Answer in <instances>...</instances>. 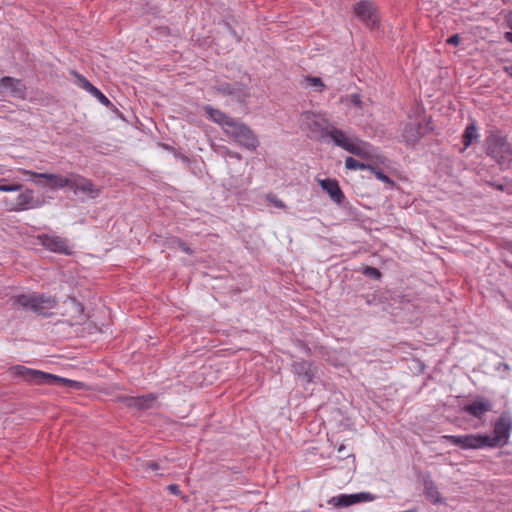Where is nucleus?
I'll return each instance as SVG.
<instances>
[{"label":"nucleus","instance_id":"1","mask_svg":"<svg viewBox=\"0 0 512 512\" xmlns=\"http://www.w3.org/2000/svg\"><path fill=\"white\" fill-rule=\"evenodd\" d=\"M203 110L213 122L222 127L228 137L232 138L240 146L252 151L256 150L259 146L257 135L245 123L228 116L210 105L203 106Z\"/></svg>","mask_w":512,"mask_h":512},{"label":"nucleus","instance_id":"2","mask_svg":"<svg viewBox=\"0 0 512 512\" xmlns=\"http://www.w3.org/2000/svg\"><path fill=\"white\" fill-rule=\"evenodd\" d=\"M11 373L14 376L22 378L24 381L34 385L57 384L60 386L76 390L83 389L85 386L83 382L62 378L57 375L46 373L40 370L30 369L22 365H16L12 367Z\"/></svg>","mask_w":512,"mask_h":512},{"label":"nucleus","instance_id":"3","mask_svg":"<svg viewBox=\"0 0 512 512\" xmlns=\"http://www.w3.org/2000/svg\"><path fill=\"white\" fill-rule=\"evenodd\" d=\"M486 153L502 169H508L512 166V145L507 137L499 131L491 132L485 140Z\"/></svg>","mask_w":512,"mask_h":512},{"label":"nucleus","instance_id":"4","mask_svg":"<svg viewBox=\"0 0 512 512\" xmlns=\"http://www.w3.org/2000/svg\"><path fill=\"white\" fill-rule=\"evenodd\" d=\"M300 125L302 130L307 131L309 138L322 139L326 137L332 124L322 113L305 111L301 114Z\"/></svg>","mask_w":512,"mask_h":512},{"label":"nucleus","instance_id":"5","mask_svg":"<svg viewBox=\"0 0 512 512\" xmlns=\"http://www.w3.org/2000/svg\"><path fill=\"white\" fill-rule=\"evenodd\" d=\"M13 305L20 306L26 310H32L39 314H45L46 310L56 306L57 300L52 296L21 294L14 298Z\"/></svg>","mask_w":512,"mask_h":512},{"label":"nucleus","instance_id":"6","mask_svg":"<svg viewBox=\"0 0 512 512\" xmlns=\"http://www.w3.org/2000/svg\"><path fill=\"white\" fill-rule=\"evenodd\" d=\"M512 429V420L508 415H501L496 421L493 430V436L483 435L486 447H496L507 443L510 431Z\"/></svg>","mask_w":512,"mask_h":512},{"label":"nucleus","instance_id":"7","mask_svg":"<svg viewBox=\"0 0 512 512\" xmlns=\"http://www.w3.org/2000/svg\"><path fill=\"white\" fill-rule=\"evenodd\" d=\"M326 136L330 137L335 145L354 155L362 156L365 154V149L363 148L361 142H354L352 139L347 137L342 130L335 128L333 125H331Z\"/></svg>","mask_w":512,"mask_h":512},{"label":"nucleus","instance_id":"8","mask_svg":"<svg viewBox=\"0 0 512 512\" xmlns=\"http://www.w3.org/2000/svg\"><path fill=\"white\" fill-rule=\"evenodd\" d=\"M443 438L451 444L459 446L463 449H479L484 448L485 442L481 434L466 435H445Z\"/></svg>","mask_w":512,"mask_h":512},{"label":"nucleus","instance_id":"9","mask_svg":"<svg viewBox=\"0 0 512 512\" xmlns=\"http://www.w3.org/2000/svg\"><path fill=\"white\" fill-rule=\"evenodd\" d=\"M68 187L74 189L75 193L80 192L88 195L90 198L99 196L101 189L97 187L91 180L80 175L71 174L69 176Z\"/></svg>","mask_w":512,"mask_h":512},{"label":"nucleus","instance_id":"10","mask_svg":"<svg viewBox=\"0 0 512 512\" xmlns=\"http://www.w3.org/2000/svg\"><path fill=\"white\" fill-rule=\"evenodd\" d=\"M356 16L363 21L368 27L374 28L379 22L378 15L376 13V7L370 1H360L355 6Z\"/></svg>","mask_w":512,"mask_h":512},{"label":"nucleus","instance_id":"11","mask_svg":"<svg viewBox=\"0 0 512 512\" xmlns=\"http://www.w3.org/2000/svg\"><path fill=\"white\" fill-rule=\"evenodd\" d=\"M23 173L38 179H44L45 185L52 189H61L68 187V184H70L69 177H63L60 174L37 173L29 170H23Z\"/></svg>","mask_w":512,"mask_h":512},{"label":"nucleus","instance_id":"12","mask_svg":"<svg viewBox=\"0 0 512 512\" xmlns=\"http://www.w3.org/2000/svg\"><path fill=\"white\" fill-rule=\"evenodd\" d=\"M41 245L45 247L46 249L55 252V253H62V254H71V251L69 250V247L65 241V239L59 237V236H49V235H42L38 237Z\"/></svg>","mask_w":512,"mask_h":512},{"label":"nucleus","instance_id":"13","mask_svg":"<svg viewBox=\"0 0 512 512\" xmlns=\"http://www.w3.org/2000/svg\"><path fill=\"white\" fill-rule=\"evenodd\" d=\"M7 89L11 95L16 98L24 99L26 96V86L19 80L9 76L0 79V89Z\"/></svg>","mask_w":512,"mask_h":512},{"label":"nucleus","instance_id":"14","mask_svg":"<svg viewBox=\"0 0 512 512\" xmlns=\"http://www.w3.org/2000/svg\"><path fill=\"white\" fill-rule=\"evenodd\" d=\"M292 371L306 383L312 382L316 375V367L304 360L293 362Z\"/></svg>","mask_w":512,"mask_h":512},{"label":"nucleus","instance_id":"15","mask_svg":"<svg viewBox=\"0 0 512 512\" xmlns=\"http://www.w3.org/2000/svg\"><path fill=\"white\" fill-rule=\"evenodd\" d=\"M319 185L337 204H341L344 200V194L339 187V183L335 179H319Z\"/></svg>","mask_w":512,"mask_h":512},{"label":"nucleus","instance_id":"16","mask_svg":"<svg viewBox=\"0 0 512 512\" xmlns=\"http://www.w3.org/2000/svg\"><path fill=\"white\" fill-rule=\"evenodd\" d=\"M492 404L490 401L485 400L483 398H477L472 403L464 406L463 410L476 417L481 418L485 413L491 411Z\"/></svg>","mask_w":512,"mask_h":512},{"label":"nucleus","instance_id":"17","mask_svg":"<svg viewBox=\"0 0 512 512\" xmlns=\"http://www.w3.org/2000/svg\"><path fill=\"white\" fill-rule=\"evenodd\" d=\"M155 399L156 397L153 394H148L138 397H124L122 400L127 407L145 410L152 406Z\"/></svg>","mask_w":512,"mask_h":512},{"label":"nucleus","instance_id":"18","mask_svg":"<svg viewBox=\"0 0 512 512\" xmlns=\"http://www.w3.org/2000/svg\"><path fill=\"white\" fill-rule=\"evenodd\" d=\"M33 199V191L31 189H26L25 191L18 195L16 203L12 210L22 211L31 208Z\"/></svg>","mask_w":512,"mask_h":512},{"label":"nucleus","instance_id":"19","mask_svg":"<svg viewBox=\"0 0 512 512\" xmlns=\"http://www.w3.org/2000/svg\"><path fill=\"white\" fill-rule=\"evenodd\" d=\"M231 96L239 103L245 104L250 98V89L243 84H233Z\"/></svg>","mask_w":512,"mask_h":512},{"label":"nucleus","instance_id":"20","mask_svg":"<svg viewBox=\"0 0 512 512\" xmlns=\"http://www.w3.org/2000/svg\"><path fill=\"white\" fill-rule=\"evenodd\" d=\"M424 494L433 503H441L440 493L431 480L424 481Z\"/></svg>","mask_w":512,"mask_h":512},{"label":"nucleus","instance_id":"21","mask_svg":"<svg viewBox=\"0 0 512 512\" xmlns=\"http://www.w3.org/2000/svg\"><path fill=\"white\" fill-rule=\"evenodd\" d=\"M462 138L465 148L469 147L473 143V141L479 138V134L475 123H471L466 127Z\"/></svg>","mask_w":512,"mask_h":512},{"label":"nucleus","instance_id":"22","mask_svg":"<svg viewBox=\"0 0 512 512\" xmlns=\"http://www.w3.org/2000/svg\"><path fill=\"white\" fill-rule=\"evenodd\" d=\"M328 503L338 508L351 506L350 495L341 494L339 496L332 497Z\"/></svg>","mask_w":512,"mask_h":512},{"label":"nucleus","instance_id":"23","mask_svg":"<svg viewBox=\"0 0 512 512\" xmlns=\"http://www.w3.org/2000/svg\"><path fill=\"white\" fill-rule=\"evenodd\" d=\"M328 503L338 508L351 506L350 495L341 494L339 496L332 497Z\"/></svg>","mask_w":512,"mask_h":512},{"label":"nucleus","instance_id":"24","mask_svg":"<svg viewBox=\"0 0 512 512\" xmlns=\"http://www.w3.org/2000/svg\"><path fill=\"white\" fill-rule=\"evenodd\" d=\"M374 499H375V496L368 492L350 494L351 505L360 503V502L373 501Z\"/></svg>","mask_w":512,"mask_h":512},{"label":"nucleus","instance_id":"25","mask_svg":"<svg viewBox=\"0 0 512 512\" xmlns=\"http://www.w3.org/2000/svg\"><path fill=\"white\" fill-rule=\"evenodd\" d=\"M345 167L349 170H356V169H369V164H364L359 162L358 160L354 159L353 157H347L345 159Z\"/></svg>","mask_w":512,"mask_h":512},{"label":"nucleus","instance_id":"26","mask_svg":"<svg viewBox=\"0 0 512 512\" xmlns=\"http://www.w3.org/2000/svg\"><path fill=\"white\" fill-rule=\"evenodd\" d=\"M369 170H370V171L375 175V177H376L378 180H380V181H382V182H384V183L388 184L390 187H393V186H394V181H393V180H391L387 175H385V174H384L380 169H378L377 167L370 165Z\"/></svg>","mask_w":512,"mask_h":512},{"label":"nucleus","instance_id":"27","mask_svg":"<svg viewBox=\"0 0 512 512\" xmlns=\"http://www.w3.org/2000/svg\"><path fill=\"white\" fill-rule=\"evenodd\" d=\"M362 273L366 277H370V278H373V279H376V280L381 278V272L377 268H375V267L364 266L362 268Z\"/></svg>","mask_w":512,"mask_h":512},{"label":"nucleus","instance_id":"28","mask_svg":"<svg viewBox=\"0 0 512 512\" xmlns=\"http://www.w3.org/2000/svg\"><path fill=\"white\" fill-rule=\"evenodd\" d=\"M90 93L95 98H97L101 104H103V105H105L107 107L112 105L110 100L100 90H98L96 87H94Z\"/></svg>","mask_w":512,"mask_h":512},{"label":"nucleus","instance_id":"29","mask_svg":"<svg viewBox=\"0 0 512 512\" xmlns=\"http://www.w3.org/2000/svg\"><path fill=\"white\" fill-rule=\"evenodd\" d=\"M232 88H233V85L230 84V83H220L219 85H217L215 87V89L219 92V93H222V94H225V95H229L231 96L232 94Z\"/></svg>","mask_w":512,"mask_h":512},{"label":"nucleus","instance_id":"30","mask_svg":"<svg viewBox=\"0 0 512 512\" xmlns=\"http://www.w3.org/2000/svg\"><path fill=\"white\" fill-rule=\"evenodd\" d=\"M75 75L77 76L78 84L90 93L95 86H93L85 77L76 73Z\"/></svg>","mask_w":512,"mask_h":512},{"label":"nucleus","instance_id":"31","mask_svg":"<svg viewBox=\"0 0 512 512\" xmlns=\"http://www.w3.org/2000/svg\"><path fill=\"white\" fill-rule=\"evenodd\" d=\"M21 188H22L21 184H12V185L3 184V185H0V192H16V191L21 190Z\"/></svg>","mask_w":512,"mask_h":512},{"label":"nucleus","instance_id":"32","mask_svg":"<svg viewBox=\"0 0 512 512\" xmlns=\"http://www.w3.org/2000/svg\"><path fill=\"white\" fill-rule=\"evenodd\" d=\"M306 81L310 86L318 87L320 90L324 87V84L319 77H308Z\"/></svg>","mask_w":512,"mask_h":512},{"label":"nucleus","instance_id":"33","mask_svg":"<svg viewBox=\"0 0 512 512\" xmlns=\"http://www.w3.org/2000/svg\"><path fill=\"white\" fill-rule=\"evenodd\" d=\"M268 200L273 203L277 208H285V204L284 202H282L281 200H279L276 196L274 195H269L268 196Z\"/></svg>","mask_w":512,"mask_h":512},{"label":"nucleus","instance_id":"34","mask_svg":"<svg viewBox=\"0 0 512 512\" xmlns=\"http://www.w3.org/2000/svg\"><path fill=\"white\" fill-rule=\"evenodd\" d=\"M460 41H461V38L459 36V34H454L452 35L451 37H449L446 42L450 45H454V46H457L460 44Z\"/></svg>","mask_w":512,"mask_h":512},{"label":"nucleus","instance_id":"35","mask_svg":"<svg viewBox=\"0 0 512 512\" xmlns=\"http://www.w3.org/2000/svg\"><path fill=\"white\" fill-rule=\"evenodd\" d=\"M143 467H146V468H149L152 470H158L160 468V465L158 462L149 461V462L143 463Z\"/></svg>","mask_w":512,"mask_h":512},{"label":"nucleus","instance_id":"36","mask_svg":"<svg viewBox=\"0 0 512 512\" xmlns=\"http://www.w3.org/2000/svg\"><path fill=\"white\" fill-rule=\"evenodd\" d=\"M351 103L356 107H361V99L358 94L351 95Z\"/></svg>","mask_w":512,"mask_h":512},{"label":"nucleus","instance_id":"37","mask_svg":"<svg viewBox=\"0 0 512 512\" xmlns=\"http://www.w3.org/2000/svg\"><path fill=\"white\" fill-rule=\"evenodd\" d=\"M178 245L185 253L192 254V250L184 242L178 240Z\"/></svg>","mask_w":512,"mask_h":512},{"label":"nucleus","instance_id":"38","mask_svg":"<svg viewBox=\"0 0 512 512\" xmlns=\"http://www.w3.org/2000/svg\"><path fill=\"white\" fill-rule=\"evenodd\" d=\"M168 490H169L171 493L175 494V495L180 494L179 486H178V485H176V484H171V485H169V486H168Z\"/></svg>","mask_w":512,"mask_h":512},{"label":"nucleus","instance_id":"39","mask_svg":"<svg viewBox=\"0 0 512 512\" xmlns=\"http://www.w3.org/2000/svg\"><path fill=\"white\" fill-rule=\"evenodd\" d=\"M227 155L231 158H236L238 160H240L242 157L241 155L238 153V152H234V151H230V150H227Z\"/></svg>","mask_w":512,"mask_h":512},{"label":"nucleus","instance_id":"40","mask_svg":"<svg viewBox=\"0 0 512 512\" xmlns=\"http://www.w3.org/2000/svg\"><path fill=\"white\" fill-rule=\"evenodd\" d=\"M507 25L512 29V11L506 16Z\"/></svg>","mask_w":512,"mask_h":512},{"label":"nucleus","instance_id":"41","mask_svg":"<svg viewBox=\"0 0 512 512\" xmlns=\"http://www.w3.org/2000/svg\"><path fill=\"white\" fill-rule=\"evenodd\" d=\"M505 38H506L507 41L512 43V32H506L505 33Z\"/></svg>","mask_w":512,"mask_h":512},{"label":"nucleus","instance_id":"42","mask_svg":"<svg viewBox=\"0 0 512 512\" xmlns=\"http://www.w3.org/2000/svg\"><path fill=\"white\" fill-rule=\"evenodd\" d=\"M507 73L512 76V66L506 67Z\"/></svg>","mask_w":512,"mask_h":512},{"label":"nucleus","instance_id":"43","mask_svg":"<svg viewBox=\"0 0 512 512\" xmlns=\"http://www.w3.org/2000/svg\"><path fill=\"white\" fill-rule=\"evenodd\" d=\"M35 184H37V185H44V184H43L41 181H39V180L35 181Z\"/></svg>","mask_w":512,"mask_h":512},{"label":"nucleus","instance_id":"44","mask_svg":"<svg viewBox=\"0 0 512 512\" xmlns=\"http://www.w3.org/2000/svg\"><path fill=\"white\" fill-rule=\"evenodd\" d=\"M343 448H344V446H343V445H341V446L339 447V452H341V451L343 450Z\"/></svg>","mask_w":512,"mask_h":512}]
</instances>
